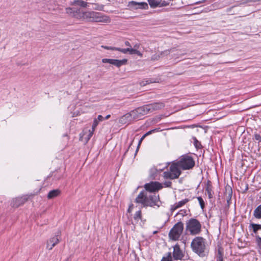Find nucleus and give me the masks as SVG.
I'll return each mask as SVG.
<instances>
[{
    "instance_id": "obj_1",
    "label": "nucleus",
    "mask_w": 261,
    "mask_h": 261,
    "mask_svg": "<svg viewBox=\"0 0 261 261\" xmlns=\"http://www.w3.org/2000/svg\"><path fill=\"white\" fill-rule=\"evenodd\" d=\"M180 168L177 162L172 163L170 167V170L165 171L163 176L165 178L173 179L177 178L181 174Z\"/></svg>"
},
{
    "instance_id": "obj_2",
    "label": "nucleus",
    "mask_w": 261,
    "mask_h": 261,
    "mask_svg": "<svg viewBox=\"0 0 261 261\" xmlns=\"http://www.w3.org/2000/svg\"><path fill=\"white\" fill-rule=\"evenodd\" d=\"M191 247L195 252L202 256L205 248L204 239L201 237L195 238L192 242Z\"/></svg>"
},
{
    "instance_id": "obj_3",
    "label": "nucleus",
    "mask_w": 261,
    "mask_h": 261,
    "mask_svg": "<svg viewBox=\"0 0 261 261\" xmlns=\"http://www.w3.org/2000/svg\"><path fill=\"white\" fill-rule=\"evenodd\" d=\"M186 229L191 234H197L201 230V224L197 220L191 219L187 222Z\"/></svg>"
},
{
    "instance_id": "obj_4",
    "label": "nucleus",
    "mask_w": 261,
    "mask_h": 261,
    "mask_svg": "<svg viewBox=\"0 0 261 261\" xmlns=\"http://www.w3.org/2000/svg\"><path fill=\"white\" fill-rule=\"evenodd\" d=\"M177 162L180 168L183 170L190 169L193 168L195 165L194 160L189 156H182Z\"/></svg>"
},
{
    "instance_id": "obj_5",
    "label": "nucleus",
    "mask_w": 261,
    "mask_h": 261,
    "mask_svg": "<svg viewBox=\"0 0 261 261\" xmlns=\"http://www.w3.org/2000/svg\"><path fill=\"white\" fill-rule=\"evenodd\" d=\"M184 228V225L181 222H178L172 228L169 232V237L173 240H177L181 234Z\"/></svg>"
},
{
    "instance_id": "obj_6",
    "label": "nucleus",
    "mask_w": 261,
    "mask_h": 261,
    "mask_svg": "<svg viewBox=\"0 0 261 261\" xmlns=\"http://www.w3.org/2000/svg\"><path fill=\"white\" fill-rule=\"evenodd\" d=\"M137 203L142 204L144 206H148L151 204L148 201V194L147 192H141L136 198Z\"/></svg>"
},
{
    "instance_id": "obj_7",
    "label": "nucleus",
    "mask_w": 261,
    "mask_h": 261,
    "mask_svg": "<svg viewBox=\"0 0 261 261\" xmlns=\"http://www.w3.org/2000/svg\"><path fill=\"white\" fill-rule=\"evenodd\" d=\"M145 189L150 192L157 191L163 188L161 184L159 182H151L145 185Z\"/></svg>"
},
{
    "instance_id": "obj_8",
    "label": "nucleus",
    "mask_w": 261,
    "mask_h": 261,
    "mask_svg": "<svg viewBox=\"0 0 261 261\" xmlns=\"http://www.w3.org/2000/svg\"><path fill=\"white\" fill-rule=\"evenodd\" d=\"M60 239L59 235H57L49 239L47 242L46 248L48 250H51L55 245L59 243Z\"/></svg>"
},
{
    "instance_id": "obj_9",
    "label": "nucleus",
    "mask_w": 261,
    "mask_h": 261,
    "mask_svg": "<svg viewBox=\"0 0 261 261\" xmlns=\"http://www.w3.org/2000/svg\"><path fill=\"white\" fill-rule=\"evenodd\" d=\"M148 201L151 204L148 205V206H160L159 196L158 195H148Z\"/></svg>"
},
{
    "instance_id": "obj_10",
    "label": "nucleus",
    "mask_w": 261,
    "mask_h": 261,
    "mask_svg": "<svg viewBox=\"0 0 261 261\" xmlns=\"http://www.w3.org/2000/svg\"><path fill=\"white\" fill-rule=\"evenodd\" d=\"M249 227L252 229L256 237L261 241V225L251 223Z\"/></svg>"
},
{
    "instance_id": "obj_11",
    "label": "nucleus",
    "mask_w": 261,
    "mask_h": 261,
    "mask_svg": "<svg viewBox=\"0 0 261 261\" xmlns=\"http://www.w3.org/2000/svg\"><path fill=\"white\" fill-rule=\"evenodd\" d=\"M128 6L134 9H146L148 5L146 3H137L134 1L129 3Z\"/></svg>"
},
{
    "instance_id": "obj_12",
    "label": "nucleus",
    "mask_w": 261,
    "mask_h": 261,
    "mask_svg": "<svg viewBox=\"0 0 261 261\" xmlns=\"http://www.w3.org/2000/svg\"><path fill=\"white\" fill-rule=\"evenodd\" d=\"M171 51V50H167L160 53H156L151 56L150 60L152 61H158L162 57L169 55Z\"/></svg>"
},
{
    "instance_id": "obj_13",
    "label": "nucleus",
    "mask_w": 261,
    "mask_h": 261,
    "mask_svg": "<svg viewBox=\"0 0 261 261\" xmlns=\"http://www.w3.org/2000/svg\"><path fill=\"white\" fill-rule=\"evenodd\" d=\"M134 121L132 117L130 112L124 115L119 119V123L124 124L126 123H129L132 121Z\"/></svg>"
},
{
    "instance_id": "obj_14",
    "label": "nucleus",
    "mask_w": 261,
    "mask_h": 261,
    "mask_svg": "<svg viewBox=\"0 0 261 261\" xmlns=\"http://www.w3.org/2000/svg\"><path fill=\"white\" fill-rule=\"evenodd\" d=\"M134 121L132 117L130 112L124 115L119 119V123L124 124L126 123H129L132 121Z\"/></svg>"
},
{
    "instance_id": "obj_15",
    "label": "nucleus",
    "mask_w": 261,
    "mask_h": 261,
    "mask_svg": "<svg viewBox=\"0 0 261 261\" xmlns=\"http://www.w3.org/2000/svg\"><path fill=\"white\" fill-rule=\"evenodd\" d=\"M173 255L175 259H181L183 257L182 252L179 248V246L177 245L173 248Z\"/></svg>"
},
{
    "instance_id": "obj_16",
    "label": "nucleus",
    "mask_w": 261,
    "mask_h": 261,
    "mask_svg": "<svg viewBox=\"0 0 261 261\" xmlns=\"http://www.w3.org/2000/svg\"><path fill=\"white\" fill-rule=\"evenodd\" d=\"M149 107L150 112H152L154 111L158 110L163 108L165 105L162 102H156L148 105Z\"/></svg>"
},
{
    "instance_id": "obj_17",
    "label": "nucleus",
    "mask_w": 261,
    "mask_h": 261,
    "mask_svg": "<svg viewBox=\"0 0 261 261\" xmlns=\"http://www.w3.org/2000/svg\"><path fill=\"white\" fill-rule=\"evenodd\" d=\"M137 109L139 111V114L141 117L148 114L149 113H150L149 110L150 108L148 105L137 108Z\"/></svg>"
},
{
    "instance_id": "obj_18",
    "label": "nucleus",
    "mask_w": 261,
    "mask_h": 261,
    "mask_svg": "<svg viewBox=\"0 0 261 261\" xmlns=\"http://www.w3.org/2000/svg\"><path fill=\"white\" fill-rule=\"evenodd\" d=\"M111 22L110 18L106 15L99 12L98 19L97 22H101L104 23H109Z\"/></svg>"
},
{
    "instance_id": "obj_19",
    "label": "nucleus",
    "mask_w": 261,
    "mask_h": 261,
    "mask_svg": "<svg viewBox=\"0 0 261 261\" xmlns=\"http://www.w3.org/2000/svg\"><path fill=\"white\" fill-rule=\"evenodd\" d=\"M189 201L188 199H185L173 205L171 207V211H174L175 210L181 207Z\"/></svg>"
},
{
    "instance_id": "obj_20",
    "label": "nucleus",
    "mask_w": 261,
    "mask_h": 261,
    "mask_svg": "<svg viewBox=\"0 0 261 261\" xmlns=\"http://www.w3.org/2000/svg\"><path fill=\"white\" fill-rule=\"evenodd\" d=\"M127 62V60L125 59L123 60L113 59L112 64L116 66L117 67H119L122 65L126 64Z\"/></svg>"
},
{
    "instance_id": "obj_21",
    "label": "nucleus",
    "mask_w": 261,
    "mask_h": 261,
    "mask_svg": "<svg viewBox=\"0 0 261 261\" xmlns=\"http://www.w3.org/2000/svg\"><path fill=\"white\" fill-rule=\"evenodd\" d=\"M72 5H77L85 8L87 6V3L82 0H75L71 2Z\"/></svg>"
},
{
    "instance_id": "obj_22",
    "label": "nucleus",
    "mask_w": 261,
    "mask_h": 261,
    "mask_svg": "<svg viewBox=\"0 0 261 261\" xmlns=\"http://www.w3.org/2000/svg\"><path fill=\"white\" fill-rule=\"evenodd\" d=\"M94 11L86 12L83 13L82 17L84 19H86L87 21H91L92 18V15Z\"/></svg>"
},
{
    "instance_id": "obj_23",
    "label": "nucleus",
    "mask_w": 261,
    "mask_h": 261,
    "mask_svg": "<svg viewBox=\"0 0 261 261\" xmlns=\"http://www.w3.org/2000/svg\"><path fill=\"white\" fill-rule=\"evenodd\" d=\"M60 192L58 190H54L50 191L47 195V198L49 199L54 198L58 196L60 194Z\"/></svg>"
},
{
    "instance_id": "obj_24",
    "label": "nucleus",
    "mask_w": 261,
    "mask_h": 261,
    "mask_svg": "<svg viewBox=\"0 0 261 261\" xmlns=\"http://www.w3.org/2000/svg\"><path fill=\"white\" fill-rule=\"evenodd\" d=\"M131 114L132 117L133 118V120L140 119L141 118L139 114V112L138 111L137 109H134L130 112Z\"/></svg>"
},
{
    "instance_id": "obj_25",
    "label": "nucleus",
    "mask_w": 261,
    "mask_h": 261,
    "mask_svg": "<svg viewBox=\"0 0 261 261\" xmlns=\"http://www.w3.org/2000/svg\"><path fill=\"white\" fill-rule=\"evenodd\" d=\"M254 217L257 219L261 218V204L258 205L254 210L253 213Z\"/></svg>"
},
{
    "instance_id": "obj_26",
    "label": "nucleus",
    "mask_w": 261,
    "mask_h": 261,
    "mask_svg": "<svg viewBox=\"0 0 261 261\" xmlns=\"http://www.w3.org/2000/svg\"><path fill=\"white\" fill-rule=\"evenodd\" d=\"M129 54L130 55H137L140 57L143 56V54L140 51L136 48H133L132 47H129Z\"/></svg>"
},
{
    "instance_id": "obj_27",
    "label": "nucleus",
    "mask_w": 261,
    "mask_h": 261,
    "mask_svg": "<svg viewBox=\"0 0 261 261\" xmlns=\"http://www.w3.org/2000/svg\"><path fill=\"white\" fill-rule=\"evenodd\" d=\"M149 4L151 7L155 8L160 6V0H149Z\"/></svg>"
},
{
    "instance_id": "obj_28",
    "label": "nucleus",
    "mask_w": 261,
    "mask_h": 261,
    "mask_svg": "<svg viewBox=\"0 0 261 261\" xmlns=\"http://www.w3.org/2000/svg\"><path fill=\"white\" fill-rule=\"evenodd\" d=\"M99 12H94L92 15V18L91 19V22H98Z\"/></svg>"
},
{
    "instance_id": "obj_29",
    "label": "nucleus",
    "mask_w": 261,
    "mask_h": 261,
    "mask_svg": "<svg viewBox=\"0 0 261 261\" xmlns=\"http://www.w3.org/2000/svg\"><path fill=\"white\" fill-rule=\"evenodd\" d=\"M99 12H94L92 15V18L91 19V22H98Z\"/></svg>"
},
{
    "instance_id": "obj_30",
    "label": "nucleus",
    "mask_w": 261,
    "mask_h": 261,
    "mask_svg": "<svg viewBox=\"0 0 261 261\" xmlns=\"http://www.w3.org/2000/svg\"><path fill=\"white\" fill-rule=\"evenodd\" d=\"M134 218L137 221H138L139 220H141V210H139V211L136 212V213H135V216L134 217Z\"/></svg>"
},
{
    "instance_id": "obj_31",
    "label": "nucleus",
    "mask_w": 261,
    "mask_h": 261,
    "mask_svg": "<svg viewBox=\"0 0 261 261\" xmlns=\"http://www.w3.org/2000/svg\"><path fill=\"white\" fill-rule=\"evenodd\" d=\"M161 261H172L171 253H168L166 256L163 257Z\"/></svg>"
},
{
    "instance_id": "obj_32",
    "label": "nucleus",
    "mask_w": 261,
    "mask_h": 261,
    "mask_svg": "<svg viewBox=\"0 0 261 261\" xmlns=\"http://www.w3.org/2000/svg\"><path fill=\"white\" fill-rule=\"evenodd\" d=\"M129 47H128L127 48H120L116 47V50H118L123 54H126L127 53H129Z\"/></svg>"
},
{
    "instance_id": "obj_33",
    "label": "nucleus",
    "mask_w": 261,
    "mask_h": 261,
    "mask_svg": "<svg viewBox=\"0 0 261 261\" xmlns=\"http://www.w3.org/2000/svg\"><path fill=\"white\" fill-rule=\"evenodd\" d=\"M198 199V200L199 201V203L201 206V207L202 208H203L204 206V201L203 200L202 198L201 197H198L197 198Z\"/></svg>"
},
{
    "instance_id": "obj_34",
    "label": "nucleus",
    "mask_w": 261,
    "mask_h": 261,
    "mask_svg": "<svg viewBox=\"0 0 261 261\" xmlns=\"http://www.w3.org/2000/svg\"><path fill=\"white\" fill-rule=\"evenodd\" d=\"M101 61L103 63H109L110 64H112L113 59H102Z\"/></svg>"
},
{
    "instance_id": "obj_35",
    "label": "nucleus",
    "mask_w": 261,
    "mask_h": 261,
    "mask_svg": "<svg viewBox=\"0 0 261 261\" xmlns=\"http://www.w3.org/2000/svg\"><path fill=\"white\" fill-rule=\"evenodd\" d=\"M98 121L97 119H95L94 120V122H93V125H92V131H94L95 130V129L96 128V127L97 126L98 124Z\"/></svg>"
},
{
    "instance_id": "obj_36",
    "label": "nucleus",
    "mask_w": 261,
    "mask_h": 261,
    "mask_svg": "<svg viewBox=\"0 0 261 261\" xmlns=\"http://www.w3.org/2000/svg\"><path fill=\"white\" fill-rule=\"evenodd\" d=\"M94 131H92V129L89 130V134L87 135V137H86L87 141H88L91 137L92 136L93 133Z\"/></svg>"
},
{
    "instance_id": "obj_37",
    "label": "nucleus",
    "mask_w": 261,
    "mask_h": 261,
    "mask_svg": "<svg viewBox=\"0 0 261 261\" xmlns=\"http://www.w3.org/2000/svg\"><path fill=\"white\" fill-rule=\"evenodd\" d=\"M101 47L106 49H108V50H116V47H112V46H104V45H102L101 46Z\"/></svg>"
},
{
    "instance_id": "obj_38",
    "label": "nucleus",
    "mask_w": 261,
    "mask_h": 261,
    "mask_svg": "<svg viewBox=\"0 0 261 261\" xmlns=\"http://www.w3.org/2000/svg\"><path fill=\"white\" fill-rule=\"evenodd\" d=\"M254 138L256 140L260 141H261V136L259 134H255L254 135Z\"/></svg>"
},
{
    "instance_id": "obj_39",
    "label": "nucleus",
    "mask_w": 261,
    "mask_h": 261,
    "mask_svg": "<svg viewBox=\"0 0 261 261\" xmlns=\"http://www.w3.org/2000/svg\"><path fill=\"white\" fill-rule=\"evenodd\" d=\"M164 185L166 187H170L171 186V181H166L164 183Z\"/></svg>"
},
{
    "instance_id": "obj_40",
    "label": "nucleus",
    "mask_w": 261,
    "mask_h": 261,
    "mask_svg": "<svg viewBox=\"0 0 261 261\" xmlns=\"http://www.w3.org/2000/svg\"><path fill=\"white\" fill-rule=\"evenodd\" d=\"M66 11L67 13L71 14L73 11V10L71 8H67L66 9Z\"/></svg>"
},
{
    "instance_id": "obj_41",
    "label": "nucleus",
    "mask_w": 261,
    "mask_h": 261,
    "mask_svg": "<svg viewBox=\"0 0 261 261\" xmlns=\"http://www.w3.org/2000/svg\"><path fill=\"white\" fill-rule=\"evenodd\" d=\"M97 120L98 122L102 121L104 120V118L101 115H98Z\"/></svg>"
},
{
    "instance_id": "obj_42",
    "label": "nucleus",
    "mask_w": 261,
    "mask_h": 261,
    "mask_svg": "<svg viewBox=\"0 0 261 261\" xmlns=\"http://www.w3.org/2000/svg\"><path fill=\"white\" fill-rule=\"evenodd\" d=\"M168 4H169L168 3H166L165 1H164L162 3L160 1V6L159 7L165 6L168 5Z\"/></svg>"
},
{
    "instance_id": "obj_43",
    "label": "nucleus",
    "mask_w": 261,
    "mask_h": 261,
    "mask_svg": "<svg viewBox=\"0 0 261 261\" xmlns=\"http://www.w3.org/2000/svg\"><path fill=\"white\" fill-rule=\"evenodd\" d=\"M154 131H155V129L151 130L148 132L147 133H146L145 134V135H146V136L152 134V133L154 132Z\"/></svg>"
},
{
    "instance_id": "obj_44",
    "label": "nucleus",
    "mask_w": 261,
    "mask_h": 261,
    "mask_svg": "<svg viewBox=\"0 0 261 261\" xmlns=\"http://www.w3.org/2000/svg\"><path fill=\"white\" fill-rule=\"evenodd\" d=\"M125 45L129 47H132L130 43L127 41L125 42Z\"/></svg>"
},
{
    "instance_id": "obj_45",
    "label": "nucleus",
    "mask_w": 261,
    "mask_h": 261,
    "mask_svg": "<svg viewBox=\"0 0 261 261\" xmlns=\"http://www.w3.org/2000/svg\"><path fill=\"white\" fill-rule=\"evenodd\" d=\"M207 193H208V196L210 198H211L212 197V195L211 194V191L210 190H209L208 189H207Z\"/></svg>"
},
{
    "instance_id": "obj_46",
    "label": "nucleus",
    "mask_w": 261,
    "mask_h": 261,
    "mask_svg": "<svg viewBox=\"0 0 261 261\" xmlns=\"http://www.w3.org/2000/svg\"><path fill=\"white\" fill-rule=\"evenodd\" d=\"M140 46V44H136L134 45L133 48H136L137 49V50L138 49L139 47Z\"/></svg>"
},
{
    "instance_id": "obj_47",
    "label": "nucleus",
    "mask_w": 261,
    "mask_h": 261,
    "mask_svg": "<svg viewBox=\"0 0 261 261\" xmlns=\"http://www.w3.org/2000/svg\"><path fill=\"white\" fill-rule=\"evenodd\" d=\"M132 210H133V206L130 205L129 206L127 211L128 213H130L132 211Z\"/></svg>"
},
{
    "instance_id": "obj_48",
    "label": "nucleus",
    "mask_w": 261,
    "mask_h": 261,
    "mask_svg": "<svg viewBox=\"0 0 261 261\" xmlns=\"http://www.w3.org/2000/svg\"><path fill=\"white\" fill-rule=\"evenodd\" d=\"M222 255L220 254L218 257V261H222Z\"/></svg>"
},
{
    "instance_id": "obj_49",
    "label": "nucleus",
    "mask_w": 261,
    "mask_h": 261,
    "mask_svg": "<svg viewBox=\"0 0 261 261\" xmlns=\"http://www.w3.org/2000/svg\"><path fill=\"white\" fill-rule=\"evenodd\" d=\"M110 115H108L106 116V117L104 118V119H108L110 117Z\"/></svg>"
},
{
    "instance_id": "obj_50",
    "label": "nucleus",
    "mask_w": 261,
    "mask_h": 261,
    "mask_svg": "<svg viewBox=\"0 0 261 261\" xmlns=\"http://www.w3.org/2000/svg\"><path fill=\"white\" fill-rule=\"evenodd\" d=\"M146 136V135H145H145H144L141 137V138L140 139H141V140H142V141H143V140L145 138V137Z\"/></svg>"
},
{
    "instance_id": "obj_51",
    "label": "nucleus",
    "mask_w": 261,
    "mask_h": 261,
    "mask_svg": "<svg viewBox=\"0 0 261 261\" xmlns=\"http://www.w3.org/2000/svg\"><path fill=\"white\" fill-rule=\"evenodd\" d=\"M146 136V135H145H145H144L141 137V138L140 139H141V140H142V141H143V140L145 138V137Z\"/></svg>"
},
{
    "instance_id": "obj_52",
    "label": "nucleus",
    "mask_w": 261,
    "mask_h": 261,
    "mask_svg": "<svg viewBox=\"0 0 261 261\" xmlns=\"http://www.w3.org/2000/svg\"><path fill=\"white\" fill-rule=\"evenodd\" d=\"M142 140H141V139L140 140L139 142V143H138V148H139V146L140 145L141 142H142Z\"/></svg>"
},
{
    "instance_id": "obj_53",
    "label": "nucleus",
    "mask_w": 261,
    "mask_h": 261,
    "mask_svg": "<svg viewBox=\"0 0 261 261\" xmlns=\"http://www.w3.org/2000/svg\"><path fill=\"white\" fill-rule=\"evenodd\" d=\"M258 240H259L258 243L259 244V245L261 246V241H260V240L259 239H258Z\"/></svg>"
},
{
    "instance_id": "obj_54",
    "label": "nucleus",
    "mask_w": 261,
    "mask_h": 261,
    "mask_svg": "<svg viewBox=\"0 0 261 261\" xmlns=\"http://www.w3.org/2000/svg\"><path fill=\"white\" fill-rule=\"evenodd\" d=\"M196 144H197V143L195 142V145H196V146H197V145H196Z\"/></svg>"
}]
</instances>
